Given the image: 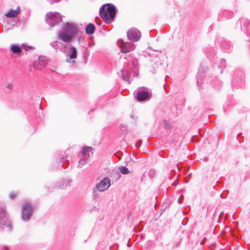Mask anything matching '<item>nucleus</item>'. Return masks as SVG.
<instances>
[{"label":"nucleus","instance_id":"1","mask_svg":"<svg viewBox=\"0 0 250 250\" xmlns=\"http://www.w3.org/2000/svg\"><path fill=\"white\" fill-rule=\"evenodd\" d=\"M115 7L109 3L103 5L100 9L99 14L101 17L107 24L111 22L116 15Z\"/></svg>","mask_w":250,"mask_h":250},{"label":"nucleus","instance_id":"2","mask_svg":"<svg viewBox=\"0 0 250 250\" xmlns=\"http://www.w3.org/2000/svg\"><path fill=\"white\" fill-rule=\"evenodd\" d=\"M45 20L48 24L53 27L62 21V16L58 12H48L45 16Z\"/></svg>","mask_w":250,"mask_h":250},{"label":"nucleus","instance_id":"3","mask_svg":"<svg viewBox=\"0 0 250 250\" xmlns=\"http://www.w3.org/2000/svg\"><path fill=\"white\" fill-rule=\"evenodd\" d=\"M34 211L33 208L29 202H25L22 205L21 213L22 219L24 221H27L29 220L32 213Z\"/></svg>","mask_w":250,"mask_h":250},{"label":"nucleus","instance_id":"4","mask_svg":"<svg viewBox=\"0 0 250 250\" xmlns=\"http://www.w3.org/2000/svg\"><path fill=\"white\" fill-rule=\"evenodd\" d=\"M118 44L123 53L130 52L135 48V45L134 43L130 42H125L123 40H118Z\"/></svg>","mask_w":250,"mask_h":250},{"label":"nucleus","instance_id":"5","mask_svg":"<svg viewBox=\"0 0 250 250\" xmlns=\"http://www.w3.org/2000/svg\"><path fill=\"white\" fill-rule=\"evenodd\" d=\"M127 36L132 42H136L140 40L141 34L137 29L131 28L127 32Z\"/></svg>","mask_w":250,"mask_h":250},{"label":"nucleus","instance_id":"6","mask_svg":"<svg viewBox=\"0 0 250 250\" xmlns=\"http://www.w3.org/2000/svg\"><path fill=\"white\" fill-rule=\"evenodd\" d=\"M6 211L4 209L0 208V229H3L6 226L8 229L11 228V224L9 223L7 218L5 215Z\"/></svg>","mask_w":250,"mask_h":250},{"label":"nucleus","instance_id":"7","mask_svg":"<svg viewBox=\"0 0 250 250\" xmlns=\"http://www.w3.org/2000/svg\"><path fill=\"white\" fill-rule=\"evenodd\" d=\"M110 186V180L109 178H104L100 183L96 185V188L99 191H104L107 190Z\"/></svg>","mask_w":250,"mask_h":250},{"label":"nucleus","instance_id":"8","mask_svg":"<svg viewBox=\"0 0 250 250\" xmlns=\"http://www.w3.org/2000/svg\"><path fill=\"white\" fill-rule=\"evenodd\" d=\"M47 63L46 58L44 56H40L37 61L33 63V67L36 69L41 70L43 68Z\"/></svg>","mask_w":250,"mask_h":250},{"label":"nucleus","instance_id":"9","mask_svg":"<svg viewBox=\"0 0 250 250\" xmlns=\"http://www.w3.org/2000/svg\"><path fill=\"white\" fill-rule=\"evenodd\" d=\"M34 49V48L33 46H29L26 43H23L21 46L17 44V55L20 54L21 52H23V54L28 50Z\"/></svg>","mask_w":250,"mask_h":250},{"label":"nucleus","instance_id":"10","mask_svg":"<svg viewBox=\"0 0 250 250\" xmlns=\"http://www.w3.org/2000/svg\"><path fill=\"white\" fill-rule=\"evenodd\" d=\"M150 97L149 92L148 91L141 90L137 92L136 98L138 101H144L149 99Z\"/></svg>","mask_w":250,"mask_h":250},{"label":"nucleus","instance_id":"11","mask_svg":"<svg viewBox=\"0 0 250 250\" xmlns=\"http://www.w3.org/2000/svg\"><path fill=\"white\" fill-rule=\"evenodd\" d=\"M73 37L64 31H62L58 34V39L64 42H70Z\"/></svg>","mask_w":250,"mask_h":250},{"label":"nucleus","instance_id":"12","mask_svg":"<svg viewBox=\"0 0 250 250\" xmlns=\"http://www.w3.org/2000/svg\"><path fill=\"white\" fill-rule=\"evenodd\" d=\"M92 150V149L91 147H84L82 150V152L80 153L79 157H83L88 160L89 158L93 154Z\"/></svg>","mask_w":250,"mask_h":250},{"label":"nucleus","instance_id":"13","mask_svg":"<svg viewBox=\"0 0 250 250\" xmlns=\"http://www.w3.org/2000/svg\"><path fill=\"white\" fill-rule=\"evenodd\" d=\"M68 33L74 37L76 33L77 29L76 27L69 23H66L64 30Z\"/></svg>","mask_w":250,"mask_h":250},{"label":"nucleus","instance_id":"14","mask_svg":"<svg viewBox=\"0 0 250 250\" xmlns=\"http://www.w3.org/2000/svg\"><path fill=\"white\" fill-rule=\"evenodd\" d=\"M67 55L70 59H74L77 58V51L74 46H71L68 49Z\"/></svg>","mask_w":250,"mask_h":250},{"label":"nucleus","instance_id":"15","mask_svg":"<svg viewBox=\"0 0 250 250\" xmlns=\"http://www.w3.org/2000/svg\"><path fill=\"white\" fill-rule=\"evenodd\" d=\"M50 45L57 51L58 50L61 51L66 47V45L64 46V44L59 42L58 41H53L50 43Z\"/></svg>","mask_w":250,"mask_h":250},{"label":"nucleus","instance_id":"16","mask_svg":"<svg viewBox=\"0 0 250 250\" xmlns=\"http://www.w3.org/2000/svg\"><path fill=\"white\" fill-rule=\"evenodd\" d=\"M122 78L124 81H125L128 83L130 82L131 77V70L126 69H124L122 71Z\"/></svg>","mask_w":250,"mask_h":250},{"label":"nucleus","instance_id":"17","mask_svg":"<svg viewBox=\"0 0 250 250\" xmlns=\"http://www.w3.org/2000/svg\"><path fill=\"white\" fill-rule=\"evenodd\" d=\"M67 156L63 154L60 158V164H61V166L63 168H65L67 167L69 164V161L66 159Z\"/></svg>","mask_w":250,"mask_h":250},{"label":"nucleus","instance_id":"18","mask_svg":"<svg viewBox=\"0 0 250 250\" xmlns=\"http://www.w3.org/2000/svg\"><path fill=\"white\" fill-rule=\"evenodd\" d=\"M95 30V27L94 24L89 23L85 28V31L87 34L91 35L93 34Z\"/></svg>","mask_w":250,"mask_h":250},{"label":"nucleus","instance_id":"19","mask_svg":"<svg viewBox=\"0 0 250 250\" xmlns=\"http://www.w3.org/2000/svg\"><path fill=\"white\" fill-rule=\"evenodd\" d=\"M5 16L8 18H12L16 17V10L11 9L8 12L5 14Z\"/></svg>","mask_w":250,"mask_h":250},{"label":"nucleus","instance_id":"20","mask_svg":"<svg viewBox=\"0 0 250 250\" xmlns=\"http://www.w3.org/2000/svg\"><path fill=\"white\" fill-rule=\"evenodd\" d=\"M15 25L16 21H11L8 22L5 26L6 30L8 31L9 30L12 29Z\"/></svg>","mask_w":250,"mask_h":250},{"label":"nucleus","instance_id":"21","mask_svg":"<svg viewBox=\"0 0 250 250\" xmlns=\"http://www.w3.org/2000/svg\"><path fill=\"white\" fill-rule=\"evenodd\" d=\"M87 161L88 160L85 158L84 157H80V160H79L78 163V167L79 168H82L83 166H84L86 163H87Z\"/></svg>","mask_w":250,"mask_h":250},{"label":"nucleus","instance_id":"22","mask_svg":"<svg viewBox=\"0 0 250 250\" xmlns=\"http://www.w3.org/2000/svg\"><path fill=\"white\" fill-rule=\"evenodd\" d=\"M119 169L120 173L122 174H127L130 173L128 168L124 166L120 167Z\"/></svg>","mask_w":250,"mask_h":250},{"label":"nucleus","instance_id":"23","mask_svg":"<svg viewBox=\"0 0 250 250\" xmlns=\"http://www.w3.org/2000/svg\"><path fill=\"white\" fill-rule=\"evenodd\" d=\"M127 61L129 62H131L132 63V65L134 67L137 64V60L132 57V54L129 55V58L127 59Z\"/></svg>","mask_w":250,"mask_h":250},{"label":"nucleus","instance_id":"24","mask_svg":"<svg viewBox=\"0 0 250 250\" xmlns=\"http://www.w3.org/2000/svg\"><path fill=\"white\" fill-rule=\"evenodd\" d=\"M11 50L14 54H16V44H11Z\"/></svg>","mask_w":250,"mask_h":250},{"label":"nucleus","instance_id":"25","mask_svg":"<svg viewBox=\"0 0 250 250\" xmlns=\"http://www.w3.org/2000/svg\"><path fill=\"white\" fill-rule=\"evenodd\" d=\"M225 66H226V61H225V60H221V62L219 65V68H221L222 67H225Z\"/></svg>","mask_w":250,"mask_h":250},{"label":"nucleus","instance_id":"26","mask_svg":"<svg viewBox=\"0 0 250 250\" xmlns=\"http://www.w3.org/2000/svg\"><path fill=\"white\" fill-rule=\"evenodd\" d=\"M21 9L19 7L17 8V24H18V21L19 20L18 19V15L20 14Z\"/></svg>","mask_w":250,"mask_h":250},{"label":"nucleus","instance_id":"27","mask_svg":"<svg viewBox=\"0 0 250 250\" xmlns=\"http://www.w3.org/2000/svg\"><path fill=\"white\" fill-rule=\"evenodd\" d=\"M184 199V196L181 195L178 199V202L179 204H182L183 203V200Z\"/></svg>","mask_w":250,"mask_h":250},{"label":"nucleus","instance_id":"28","mask_svg":"<svg viewBox=\"0 0 250 250\" xmlns=\"http://www.w3.org/2000/svg\"><path fill=\"white\" fill-rule=\"evenodd\" d=\"M9 197L11 199H14L16 197V193L14 191H12L10 193Z\"/></svg>","mask_w":250,"mask_h":250},{"label":"nucleus","instance_id":"29","mask_svg":"<svg viewBox=\"0 0 250 250\" xmlns=\"http://www.w3.org/2000/svg\"><path fill=\"white\" fill-rule=\"evenodd\" d=\"M50 4H53L55 2H58L61 0H47Z\"/></svg>","mask_w":250,"mask_h":250},{"label":"nucleus","instance_id":"30","mask_svg":"<svg viewBox=\"0 0 250 250\" xmlns=\"http://www.w3.org/2000/svg\"><path fill=\"white\" fill-rule=\"evenodd\" d=\"M142 144V141L139 140L137 143L136 144V147H140Z\"/></svg>","mask_w":250,"mask_h":250},{"label":"nucleus","instance_id":"31","mask_svg":"<svg viewBox=\"0 0 250 250\" xmlns=\"http://www.w3.org/2000/svg\"><path fill=\"white\" fill-rule=\"evenodd\" d=\"M95 21L98 25H100V24L101 23V21L99 18L97 17L95 18Z\"/></svg>","mask_w":250,"mask_h":250},{"label":"nucleus","instance_id":"32","mask_svg":"<svg viewBox=\"0 0 250 250\" xmlns=\"http://www.w3.org/2000/svg\"><path fill=\"white\" fill-rule=\"evenodd\" d=\"M1 250H9V249L7 246H5L1 247Z\"/></svg>","mask_w":250,"mask_h":250},{"label":"nucleus","instance_id":"33","mask_svg":"<svg viewBox=\"0 0 250 250\" xmlns=\"http://www.w3.org/2000/svg\"><path fill=\"white\" fill-rule=\"evenodd\" d=\"M6 88L11 89L13 88V86H12V85L11 84L9 83L7 85Z\"/></svg>","mask_w":250,"mask_h":250},{"label":"nucleus","instance_id":"34","mask_svg":"<svg viewBox=\"0 0 250 250\" xmlns=\"http://www.w3.org/2000/svg\"><path fill=\"white\" fill-rule=\"evenodd\" d=\"M96 192H97V191L95 189L94 191V199H96V198H98V194H96Z\"/></svg>","mask_w":250,"mask_h":250},{"label":"nucleus","instance_id":"35","mask_svg":"<svg viewBox=\"0 0 250 250\" xmlns=\"http://www.w3.org/2000/svg\"><path fill=\"white\" fill-rule=\"evenodd\" d=\"M70 62L72 64H74L75 63V61L73 60L72 61H70Z\"/></svg>","mask_w":250,"mask_h":250},{"label":"nucleus","instance_id":"36","mask_svg":"<svg viewBox=\"0 0 250 250\" xmlns=\"http://www.w3.org/2000/svg\"><path fill=\"white\" fill-rule=\"evenodd\" d=\"M117 175H118L117 179H119L121 177V175L119 173H117Z\"/></svg>","mask_w":250,"mask_h":250}]
</instances>
